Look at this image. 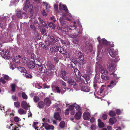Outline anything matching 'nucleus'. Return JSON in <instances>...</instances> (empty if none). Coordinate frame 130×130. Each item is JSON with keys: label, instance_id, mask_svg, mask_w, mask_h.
Returning <instances> with one entry per match:
<instances>
[{"label": "nucleus", "instance_id": "obj_1", "mask_svg": "<svg viewBox=\"0 0 130 130\" xmlns=\"http://www.w3.org/2000/svg\"><path fill=\"white\" fill-rule=\"evenodd\" d=\"M66 13L65 14L63 13L62 16L59 19L60 23L62 26V27L61 28L59 27H57V28L58 29H62L64 32H65V33L66 34V32L69 31L68 29L69 30H71L72 29L69 28V25L68 24V22L66 21V20L71 23L72 22V19L68 17H66L65 19H64L63 17L66 16L68 15L69 17H72V15L69 12L68 10V11H66Z\"/></svg>", "mask_w": 130, "mask_h": 130}, {"label": "nucleus", "instance_id": "obj_2", "mask_svg": "<svg viewBox=\"0 0 130 130\" xmlns=\"http://www.w3.org/2000/svg\"><path fill=\"white\" fill-rule=\"evenodd\" d=\"M69 28L70 27L74 28L71 31L72 34L69 35L70 38H74L76 37L78 35V34H81L82 32V26L80 24V22L74 21L73 23V25H69Z\"/></svg>", "mask_w": 130, "mask_h": 130}, {"label": "nucleus", "instance_id": "obj_3", "mask_svg": "<svg viewBox=\"0 0 130 130\" xmlns=\"http://www.w3.org/2000/svg\"><path fill=\"white\" fill-rule=\"evenodd\" d=\"M108 88L105 85H103L101 88L98 91H95L96 93L99 95L104 97L107 94L108 92Z\"/></svg>", "mask_w": 130, "mask_h": 130}, {"label": "nucleus", "instance_id": "obj_4", "mask_svg": "<svg viewBox=\"0 0 130 130\" xmlns=\"http://www.w3.org/2000/svg\"><path fill=\"white\" fill-rule=\"evenodd\" d=\"M107 51L111 57H116L114 60L115 62H117L120 59L119 56H116V55L118 54V52L117 50H114L113 48H107Z\"/></svg>", "mask_w": 130, "mask_h": 130}, {"label": "nucleus", "instance_id": "obj_5", "mask_svg": "<svg viewBox=\"0 0 130 130\" xmlns=\"http://www.w3.org/2000/svg\"><path fill=\"white\" fill-rule=\"evenodd\" d=\"M36 67H37V70L38 72L40 73H45L47 75H51V72L50 70L49 71H47L44 65L41 64L39 65L38 64H36Z\"/></svg>", "mask_w": 130, "mask_h": 130}, {"label": "nucleus", "instance_id": "obj_6", "mask_svg": "<svg viewBox=\"0 0 130 130\" xmlns=\"http://www.w3.org/2000/svg\"><path fill=\"white\" fill-rule=\"evenodd\" d=\"M48 38L50 40H45V43L47 45L50 46L54 44V41H56L57 40L55 36L49 34L48 35Z\"/></svg>", "mask_w": 130, "mask_h": 130}, {"label": "nucleus", "instance_id": "obj_7", "mask_svg": "<svg viewBox=\"0 0 130 130\" xmlns=\"http://www.w3.org/2000/svg\"><path fill=\"white\" fill-rule=\"evenodd\" d=\"M52 90L54 92L57 93H60L61 94H63L66 90V88H64V89H62L61 88L60 89L58 87L52 86Z\"/></svg>", "mask_w": 130, "mask_h": 130}, {"label": "nucleus", "instance_id": "obj_8", "mask_svg": "<svg viewBox=\"0 0 130 130\" xmlns=\"http://www.w3.org/2000/svg\"><path fill=\"white\" fill-rule=\"evenodd\" d=\"M57 112L55 113L54 115V118L56 120H61V118L60 116V113L61 112V109L59 108H56Z\"/></svg>", "mask_w": 130, "mask_h": 130}, {"label": "nucleus", "instance_id": "obj_9", "mask_svg": "<svg viewBox=\"0 0 130 130\" xmlns=\"http://www.w3.org/2000/svg\"><path fill=\"white\" fill-rule=\"evenodd\" d=\"M97 39L100 44H103L106 45L108 44H110L111 43V42L110 43L109 42L107 41L104 38L100 40L101 38L99 37H98Z\"/></svg>", "mask_w": 130, "mask_h": 130}, {"label": "nucleus", "instance_id": "obj_10", "mask_svg": "<svg viewBox=\"0 0 130 130\" xmlns=\"http://www.w3.org/2000/svg\"><path fill=\"white\" fill-rule=\"evenodd\" d=\"M22 107L25 110H27L30 107L29 103H27L25 101H22L21 103Z\"/></svg>", "mask_w": 130, "mask_h": 130}, {"label": "nucleus", "instance_id": "obj_11", "mask_svg": "<svg viewBox=\"0 0 130 130\" xmlns=\"http://www.w3.org/2000/svg\"><path fill=\"white\" fill-rule=\"evenodd\" d=\"M100 71L101 73L104 74H106L108 73V72L105 68L103 66L99 65Z\"/></svg>", "mask_w": 130, "mask_h": 130}, {"label": "nucleus", "instance_id": "obj_12", "mask_svg": "<svg viewBox=\"0 0 130 130\" xmlns=\"http://www.w3.org/2000/svg\"><path fill=\"white\" fill-rule=\"evenodd\" d=\"M61 77L63 80H66L68 77V75L66 72L64 70L61 72Z\"/></svg>", "mask_w": 130, "mask_h": 130}, {"label": "nucleus", "instance_id": "obj_13", "mask_svg": "<svg viewBox=\"0 0 130 130\" xmlns=\"http://www.w3.org/2000/svg\"><path fill=\"white\" fill-rule=\"evenodd\" d=\"M83 116L84 120H88L90 118V113L88 112H84L83 113Z\"/></svg>", "mask_w": 130, "mask_h": 130}, {"label": "nucleus", "instance_id": "obj_14", "mask_svg": "<svg viewBox=\"0 0 130 130\" xmlns=\"http://www.w3.org/2000/svg\"><path fill=\"white\" fill-rule=\"evenodd\" d=\"M59 9L60 10H63L65 11V12L68 11V10L67 9L66 5L61 3L59 4Z\"/></svg>", "mask_w": 130, "mask_h": 130}, {"label": "nucleus", "instance_id": "obj_15", "mask_svg": "<svg viewBox=\"0 0 130 130\" xmlns=\"http://www.w3.org/2000/svg\"><path fill=\"white\" fill-rule=\"evenodd\" d=\"M43 126L45 127V129L46 130H53L54 128L53 126L49 125L46 123L43 124Z\"/></svg>", "mask_w": 130, "mask_h": 130}, {"label": "nucleus", "instance_id": "obj_16", "mask_svg": "<svg viewBox=\"0 0 130 130\" xmlns=\"http://www.w3.org/2000/svg\"><path fill=\"white\" fill-rule=\"evenodd\" d=\"M108 68L110 70L112 71L115 70L116 68V66L115 64L112 62L109 63V64L108 65Z\"/></svg>", "mask_w": 130, "mask_h": 130}, {"label": "nucleus", "instance_id": "obj_17", "mask_svg": "<svg viewBox=\"0 0 130 130\" xmlns=\"http://www.w3.org/2000/svg\"><path fill=\"white\" fill-rule=\"evenodd\" d=\"M17 17L19 18H22V17L24 18H25L26 16H27V14L24 13H23V14L22 15V16L21 15L20 13V10H17Z\"/></svg>", "mask_w": 130, "mask_h": 130}, {"label": "nucleus", "instance_id": "obj_18", "mask_svg": "<svg viewBox=\"0 0 130 130\" xmlns=\"http://www.w3.org/2000/svg\"><path fill=\"white\" fill-rule=\"evenodd\" d=\"M24 8L23 9L25 11H26V9H28L30 5V2L29 0H26L25 2L24 3Z\"/></svg>", "mask_w": 130, "mask_h": 130}, {"label": "nucleus", "instance_id": "obj_19", "mask_svg": "<svg viewBox=\"0 0 130 130\" xmlns=\"http://www.w3.org/2000/svg\"><path fill=\"white\" fill-rule=\"evenodd\" d=\"M102 56V53L101 52V51H100V50L99 49L97 53V60L99 61H101L102 60L101 57Z\"/></svg>", "mask_w": 130, "mask_h": 130}, {"label": "nucleus", "instance_id": "obj_20", "mask_svg": "<svg viewBox=\"0 0 130 130\" xmlns=\"http://www.w3.org/2000/svg\"><path fill=\"white\" fill-rule=\"evenodd\" d=\"M21 58H22L21 56L19 55L18 57H13V60L14 62L19 63H20V59Z\"/></svg>", "mask_w": 130, "mask_h": 130}, {"label": "nucleus", "instance_id": "obj_21", "mask_svg": "<svg viewBox=\"0 0 130 130\" xmlns=\"http://www.w3.org/2000/svg\"><path fill=\"white\" fill-rule=\"evenodd\" d=\"M27 66L29 68H33L35 66V64L33 61H29L27 64Z\"/></svg>", "mask_w": 130, "mask_h": 130}, {"label": "nucleus", "instance_id": "obj_22", "mask_svg": "<svg viewBox=\"0 0 130 130\" xmlns=\"http://www.w3.org/2000/svg\"><path fill=\"white\" fill-rule=\"evenodd\" d=\"M34 20L35 19H33L32 20H31V21L30 20H29L30 21V22H32V23H34L33 24H31L30 22V27L31 28V29H32L33 30H35L36 29V27L34 25V24H35V23H36L37 22L36 21H35Z\"/></svg>", "mask_w": 130, "mask_h": 130}, {"label": "nucleus", "instance_id": "obj_23", "mask_svg": "<svg viewBox=\"0 0 130 130\" xmlns=\"http://www.w3.org/2000/svg\"><path fill=\"white\" fill-rule=\"evenodd\" d=\"M82 114L81 111H78L75 115V118L77 119H79L81 117Z\"/></svg>", "mask_w": 130, "mask_h": 130}, {"label": "nucleus", "instance_id": "obj_24", "mask_svg": "<svg viewBox=\"0 0 130 130\" xmlns=\"http://www.w3.org/2000/svg\"><path fill=\"white\" fill-rule=\"evenodd\" d=\"M44 103L45 105V104L46 106H50L51 104V101L48 98H46L44 99Z\"/></svg>", "mask_w": 130, "mask_h": 130}, {"label": "nucleus", "instance_id": "obj_25", "mask_svg": "<svg viewBox=\"0 0 130 130\" xmlns=\"http://www.w3.org/2000/svg\"><path fill=\"white\" fill-rule=\"evenodd\" d=\"M47 67L49 68L50 70H54L55 69V67L54 65L51 64L50 62H47L46 63Z\"/></svg>", "mask_w": 130, "mask_h": 130}, {"label": "nucleus", "instance_id": "obj_26", "mask_svg": "<svg viewBox=\"0 0 130 130\" xmlns=\"http://www.w3.org/2000/svg\"><path fill=\"white\" fill-rule=\"evenodd\" d=\"M45 106V104L42 101H40L38 102L37 105V107L40 108H43Z\"/></svg>", "mask_w": 130, "mask_h": 130}, {"label": "nucleus", "instance_id": "obj_27", "mask_svg": "<svg viewBox=\"0 0 130 130\" xmlns=\"http://www.w3.org/2000/svg\"><path fill=\"white\" fill-rule=\"evenodd\" d=\"M68 82L69 84L73 86H75L76 84L75 82L72 79H69Z\"/></svg>", "mask_w": 130, "mask_h": 130}, {"label": "nucleus", "instance_id": "obj_28", "mask_svg": "<svg viewBox=\"0 0 130 130\" xmlns=\"http://www.w3.org/2000/svg\"><path fill=\"white\" fill-rule=\"evenodd\" d=\"M109 122L110 124L112 125L117 121L116 118H111L109 119Z\"/></svg>", "mask_w": 130, "mask_h": 130}, {"label": "nucleus", "instance_id": "obj_29", "mask_svg": "<svg viewBox=\"0 0 130 130\" xmlns=\"http://www.w3.org/2000/svg\"><path fill=\"white\" fill-rule=\"evenodd\" d=\"M86 48L88 51L91 52L92 50V46L91 44H88L86 46Z\"/></svg>", "mask_w": 130, "mask_h": 130}, {"label": "nucleus", "instance_id": "obj_30", "mask_svg": "<svg viewBox=\"0 0 130 130\" xmlns=\"http://www.w3.org/2000/svg\"><path fill=\"white\" fill-rule=\"evenodd\" d=\"M81 90L84 91L89 92L90 90V88L87 86H83L82 87Z\"/></svg>", "mask_w": 130, "mask_h": 130}, {"label": "nucleus", "instance_id": "obj_31", "mask_svg": "<svg viewBox=\"0 0 130 130\" xmlns=\"http://www.w3.org/2000/svg\"><path fill=\"white\" fill-rule=\"evenodd\" d=\"M98 125L99 127L102 128L104 126V123L102 122L100 119H99L98 120Z\"/></svg>", "mask_w": 130, "mask_h": 130}, {"label": "nucleus", "instance_id": "obj_32", "mask_svg": "<svg viewBox=\"0 0 130 130\" xmlns=\"http://www.w3.org/2000/svg\"><path fill=\"white\" fill-rule=\"evenodd\" d=\"M19 71L21 73H23L24 74L27 72V71L24 68L21 67H18Z\"/></svg>", "mask_w": 130, "mask_h": 130}, {"label": "nucleus", "instance_id": "obj_33", "mask_svg": "<svg viewBox=\"0 0 130 130\" xmlns=\"http://www.w3.org/2000/svg\"><path fill=\"white\" fill-rule=\"evenodd\" d=\"M38 20L40 21V22L42 23V26L45 28H47V26L45 22L42 19H41L40 18H38Z\"/></svg>", "mask_w": 130, "mask_h": 130}, {"label": "nucleus", "instance_id": "obj_34", "mask_svg": "<svg viewBox=\"0 0 130 130\" xmlns=\"http://www.w3.org/2000/svg\"><path fill=\"white\" fill-rule=\"evenodd\" d=\"M83 77L85 79L86 83H85L84 80H82V83H84L85 84H87L88 83V82L89 80L90 79V77L89 76H87L86 75H84Z\"/></svg>", "mask_w": 130, "mask_h": 130}, {"label": "nucleus", "instance_id": "obj_35", "mask_svg": "<svg viewBox=\"0 0 130 130\" xmlns=\"http://www.w3.org/2000/svg\"><path fill=\"white\" fill-rule=\"evenodd\" d=\"M61 84L64 86V88H66V90H68V91L69 92H70L71 90L72 91V90L68 88H66L65 87V86L66 85V83L65 82H64L62 80L61 81Z\"/></svg>", "mask_w": 130, "mask_h": 130}, {"label": "nucleus", "instance_id": "obj_36", "mask_svg": "<svg viewBox=\"0 0 130 130\" xmlns=\"http://www.w3.org/2000/svg\"><path fill=\"white\" fill-rule=\"evenodd\" d=\"M116 85V83H115L112 80L110 82V85H108L107 86L108 87V88L109 87L111 88L113 87Z\"/></svg>", "mask_w": 130, "mask_h": 130}, {"label": "nucleus", "instance_id": "obj_37", "mask_svg": "<svg viewBox=\"0 0 130 130\" xmlns=\"http://www.w3.org/2000/svg\"><path fill=\"white\" fill-rule=\"evenodd\" d=\"M78 57L80 60L82 61L83 60L84 57L83 54L81 52H79L78 53Z\"/></svg>", "mask_w": 130, "mask_h": 130}, {"label": "nucleus", "instance_id": "obj_38", "mask_svg": "<svg viewBox=\"0 0 130 130\" xmlns=\"http://www.w3.org/2000/svg\"><path fill=\"white\" fill-rule=\"evenodd\" d=\"M18 112L21 115L26 114L27 112V111H25L22 108H20Z\"/></svg>", "mask_w": 130, "mask_h": 130}, {"label": "nucleus", "instance_id": "obj_39", "mask_svg": "<svg viewBox=\"0 0 130 130\" xmlns=\"http://www.w3.org/2000/svg\"><path fill=\"white\" fill-rule=\"evenodd\" d=\"M63 54L64 55L63 56L66 58H69L70 57V54L67 51H66L64 52Z\"/></svg>", "mask_w": 130, "mask_h": 130}, {"label": "nucleus", "instance_id": "obj_40", "mask_svg": "<svg viewBox=\"0 0 130 130\" xmlns=\"http://www.w3.org/2000/svg\"><path fill=\"white\" fill-rule=\"evenodd\" d=\"M10 86L11 88V91L13 92H15V88L16 87L15 85L14 84H11L10 85Z\"/></svg>", "mask_w": 130, "mask_h": 130}, {"label": "nucleus", "instance_id": "obj_41", "mask_svg": "<svg viewBox=\"0 0 130 130\" xmlns=\"http://www.w3.org/2000/svg\"><path fill=\"white\" fill-rule=\"evenodd\" d=\"M1 51H2V52L3 53V55H2V54H1V55L4 58H5L6 57V54H4V53H7V52L6 51L5 49H3L1 50Z\"/></svg>", "mask_w": 130, "mask_h": 130}, {"label": "nucleus", "instance_id": "obj_42", "mask_svg": "<svg viewBox=\"0 0 130 130\" xmlns=\"http://www.w3.org/2000/svg\"><path fill=\"white\" fill-rule=\"evenodd\" d=\"M23 75L27 78H30L32 77V76L30 74L27 73V72L23 74Z\"/></svg>", "mask_w": 130, "mask_h": 130}, {"label": "nucleus", "instance_id": "obj_43", "mask_svg": "<svg viewBox=\"0 0 130 130\" xmlns=\"http://www.w3.org/2000/svg\"><path fill=\"white\" fill-rule=\"evenodd\" d=\"M74 107L76 109V110L78 111H80V107L76 104H74Z\"/></svg>", "mask_w": 130, "mask_h": 130}, {"label": "nucleus", "instance_id": "obj_44", "mask_svg": "<svg viewBox=\"0 0 130 130\" xmlns=\"http://www.w3.org/2000/svg\"><path fill=\"white\" fill-rule=\"evenodd\" d=\"M115 110H113V111H110L109 113V115L111 117L115 116L116 115V113H115L114 112Z\"/></svg>", "mask_w": 130, "mask_h": 130}, {"label": "nucleus", "instance_id": "obj_45", "mask_svg": "<svg viewBox=\"0 0 130 130\" xmlns=\"http://www.w3.org/2000/svg\"><path fill=\"white\" fill-rule=\"evenodd\" d=\"M58 51L59 52L62 54L64 53V52L65 51L64 50V48L61 46L58 47Z\"/></svg>", "mask_w": 130, "mask_h": 130}, {"label": "nucleus", "instance_id": "obj_46", "mask_svg": "<svg viewBox=\"0 0 130 130\" xmlns=\"http://www.w3.org/2000/svg\"><path fill=\"white\" fill-rule=\"evenodd\" d=\"M48 26L50 27H52L53 29H54L55 27V25L52 22H50L48 24Z\"/></svg>", "mask_w": 130, "mask_h": 130}, {"label": "nucleus", "instance_id": "obj_47", "mask_svg": "<svg viewBox=\"0 0 130 130\" xmlns=\"http://www.w3.org/2000/svg\"><path fill=\"white\" fill-rule=\"evenodd\" d=\"M101 77L102 79L104 80H107L109 79V77L106 75H101Z\"/></svg>", "mask_w": 130, "mask_h": 130}, {"label": "nucleus", "instance_id": "obj_48", "mask_svg": "<svg viewBox=\"0 0 130 130\" xmlns=\"http://www.w3.org/2000/svg\"><path fill=\"white\" fill-rule=\"evenodd\" d=\"M100 77V76L99 74H96L94 78V82H96L97 81H98V80L99 79Z\"/></svg>", "mask_w": 130, "mask_h": 130}, {"label": "nucleus", "instance_id": "obj_49", "mask_svg": "<svg viewBox=\"0 0 130 130\" xmlns=\"http://www.w3.org/2000/svg\"><path fill=\"white\" fill-rule=\"evenodd\" d=\"M53 49V51H54V52H57L58 51V46H56V47H51L50 48L51 50V49Z\"/></svg>", "mask_w": 130, "mask_h": 130}, {"label": "nucleus", "instance_id": "obj_50", "mask_svg": "<svg viewBox=\"0 0 130 130\" xmlns=\"http://www.w3.org/2000/svg\"><path fill=\"white\" fill-rule=\"evenodd\" d=\"M74 71L76 75L77 76H79L80 73H79V70L78 69H74Z\"/></svg>", "mask_w": 130, "mask_h": 130}, {"label": "nucleus", "instance_id": "obj_51", "mask_svg": "<svg viewBox=\"0 0 130 130\" xmlns=\"http://www.w3.org/2000/svg\"><path fill=\"white\" fill-rule=\"evenodd\" d=\"M14 104L15 106L17 108H19L20 106V104L19 102H15Z\"/></svg>", "mask_w": 130, "mask_h": 130}, {"label": "nucleus", "instance_id": "obj_52", "mask_svg": "<svg viewBox=\"0 0 130 130\" xmlns=\"http://www.w3.org/2000/svg\"><path fill=\"white\" fill-rule=\"evenodd\" d=\"M33 47H31V48H29L28 50H27V52L29 54H31L33 52Z\"/></svg>", "mask_w": 130, "mask_h": 130}, {"label": "nucleus", "instance_id": "obj_53", "mask_svg": "<svg viewBox=\"0 0 130 130\" xmlns=\"http://www.w3.org/2000/svg\"><path fill=\"white\" fill-rule=\"evenodd\" d=\"M65 125V123L64 121H62L61 122L60 124L59 125L60 127L61 128H63L64 127Z\"/></svg>", "mask_w": 130, "mask_h": 130}, {"label": "nucleus", "instance_id": "obj_54", "mask_svg": "<svg viewBox=\"0 0 130 130\" xmlns=\"http://www.w3.org/2000/svg\"><path fill=\"white\" fill-rule=\"evenodd\" d=\"M23 98L24 99H27V96L24 92H23L22 93Z\"/></svg>", "mask_w": 130, "mask_h": 130}, {"label": "nucleus", "instance_id": "obj_55", "mask_svg": "<svg viewBox=\"0 0 130 130\" xmlns=\"http://www.w3.org/2000/svg\"><path fill=\"white\" fill-rule=\"evenodd\" d=\"M39 98L36 96H35L34 98V100L35 102H37L39 101Z\"/></svg>", "mask_w": 130, "mask_h": 130}, {"label": "nucleus", "instance_id": "obj_56", "mask_svg": "<svg viewBox=\"0 0 130 130\" xmlns=\"http://www.w3.org/2000/svg\"><path fill=\"white\" fill-rule=\"evenodd\" d=\"M4 79L6 80L9 79L11 80L12 79L11 78H10L8 76L6 75H4Z\"/></svg>", "mask_w": 130, "mask_h": 130}, {"label": "nucleus", "instance_id": "obj_57", "mask_svg": "<svg viewBox=\"0 0 130 130\" xmlns=\"http://www.w3.org/2000/svg\"><path fill=\"white\" fill-rule=\"evenodd\" d=\"M22 59V62L23 63V64L25 65L26 64L27 62V60H26L25 58H21Z\"/></svg>", "mask_w": 130, "mask_h": 130}, {"label": "nucleus", "instance_id": "obj_58", "mask_svg": "<svg viewBox=\"0 0 130 130\" xmlns=\"http://www.w3.org/2000/svg\"><path fill=\"white\" fill-rule=\"evenodd\" d=\"M41 32L44 35H46V32L45 29L44 28H42L41 29Z\"/></svg>", "mask_w": 130, "mask_h": 130}, {"label": "nucleus", "instance_id": "obj_59", "mask_svg": "<svg viewBox=\"0 0 130 130\" xmlns=\"http://www.w3.org/2000/svg\"><path fill=\"white\" fill-rule=\"evenodd\" d=\"M38 122H34L33 125V127L35 129H36L38 127H37L36 125L38 124Z\"/></svg>", "mask_w": 130, "mask_h": 130}, {"label": "nucleus", "instance_id": "obj_60", "mask_svg": "<svg viewBox=\"0 0 130 130\" xmlns=\"http://www.w3.org/2000/svg\"><path fill=\"white\" fill-rule=\"evenodd\" d=\"M97 128V126L93 124L91 126V128L92 130H94L96 129Z\"/></svg>", "mask_w": 130, "mask_h": 130}, {"label": "nucleus", "instance_id": "obj_61", "mask_svg": "<svg viewBox=\"0 0 130 130\" xmlns=\"http://www.w3.org/2000/svg\"><path fill=\"white\" fill-rule=\"evenodd\" d=\"M19 129L18 126L17 127L14 125L13 126L12 130H19Z\"/></svg>", "mask_w": 130, "mask_h": 130}, {"label": "nucleus", "instance_id": "obj_62", "mask_svg": "<svg viewBox=\"0 0 130 130\" xmlns=\"http://www.w3.org/2000/svg\"><path fill=\"white\" fill-rule=\"evenodd\" d=\"M0 82L3 84H5L6 83V81L2 77L0 79Z\"/></svg>", "mask_w": 130, "mask_h": 130}, {"label": "nucleus", "instance_id": "obj_63", "mask_svg": "<svg viewBox=\"0 0 130 130\" xmlns=\"http://www.w3.org/2000/svg\"><path fill=\"white\" fill-rule=\"evenodd\" d=\"M58 5L56 4L54 5V7L56 11L58 12Z\"/></svg>", "mask_w": 130, "mask_h": 130}, {"label": "nucleus", "instance_id": "obj_64", "mask_svg": "<svg viewBox=\"0 0 130 130\" xmlns=\"http://www.w3.org/2000/svg\"><path fill=\"white\" fill-rule=\"evenodd\" d=\"M74 105H70L69 107V108L70 110H74Z\"/></svg>", "mask_w": 130, "mask_h": 130}]
</instances>
